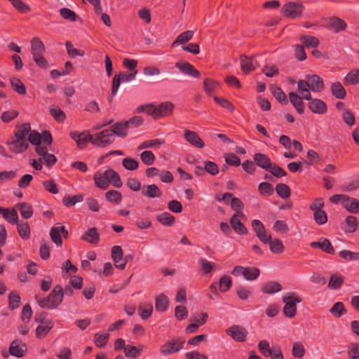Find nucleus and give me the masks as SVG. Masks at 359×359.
<instances>
[{"label": "nucleus", "mask_w": 359, "mask_h": 359, "mask_svg": "<svg viewBox=\"0 0 359 359\" xmlns=\"http://www.w3.org/2000/svg\"><path fill=\"white\" fill-rule=\"evenodd\" d=\"M93 180L95 186L102 190L107 189L110 184L116 188H121L123 185L119 174L111 168H107L104 172H96Z\"/></svg>", "instance_id": "nucleus-1"}, {"label": "nucleus", "mask_w": 359, "mask_h": 359, "mask_svg": "<svg viewBox=\"0 0 359 359\" xmlns=\"http://www.w3.org/2000/svg\"><path fill=\"white\" fill-rule=\"evenodd\" d=\"M174 104L170 102H163L158 105L146 104L141 105L137 108L138 113L144 112L151 116L154 119L170 116L173 111Z\"/></svg>", "instance_id": "nucleus-2"}, {"label": "nucleus", "mask_w": 359, "mask_h": 359, "mask_svg": "<svg viewBox=\"0 0 359 359\" xmlns=\"http://www.w3.org/2000/svg\"><path fill=\"white\" fill-rule=\"evenodd\" d=\"M63 290L60 286H56L46 298H38L36 301L41 308L49 310L56 309L62 302Z\"/></svg>", "instance_id": "nucleus-3"}, {"label": "nucleus", "mask_w": 359, "mask_h": 359, "mask_svg": "<svg viewBox=\"0 0 359 359\" xmlns=\"http://www.w3.org/2000/svg\"><path fill=\"white\" fill-rule=\"evenodd\" d=\"M283 302L285 304L283 314L290 318L294 317L297 314V304L300 303L302 299L294 292H288L283 295Z\"/></svg>", "instance_id": "nucleus-4"}, {"label": "nucleus", "mask_w": 359, "mask_h": 359, "mask_svg": "<svg viewBox=\"0 0 359 359\" xmlns=\"http://www.w3.org/2000/svg\"><path fill=\"white\" fill-rule=\"evenodd\" d=\"M304 9V6L302 1H289L283 6L280 13L283 16L287 18H300Z\"/></svg>", "instance_id": "nucleus-5"}, {"label": "nucleus", "mask_w": 359, "mask_h": 359, "mask_svg": "<svg viewBox=\"0 0 359 359\" xmlns=\"http://www.w3.org/2000/svg\"><path fill=\"white\" fill-rule=\"evenodd\" d=\"M114 141V133L109 128L93 135L92 144L100 147H105Z\"/></svg>", "instance_id": "nucleus-6"}, {"label": "nucleus", "mask_w": 359, "mask_h": 359, "mask_svg": "<svg viewBox=\"0 0 359 359\" xmlns=\"http://www.w3.org/2000/svg\"><path fill=\"white\" fill-rule=\"evenodd\" d=\"M185 341L181 338L172 339L163 344L160 348L162 355L167 356L180 351L184 345Z\"/></svg>", "instance_id": "nucleus-7"}, {"label": "nucleus", "mask_w": 359, "mask_h": 359, "mask_svg": "<svg viewBox=\"0 0 359 359\" xmlns=\"http://www.w3.org/2000/svg\"><path fill=\"white\" fill-rule=\"evenodd\" d=\"M248 331L245 328L239 325H233L226 330V334L233 340L243 342L246 340Z\"/></svg>", "instance_id": "nucleus-8"}, {"label": "nucleus", "mask_w": 359, "mask_h": 359, "mask_svg": "<svg viewBox=\"0 0 359 359\" xmlns=\"http://www.w3.org/2000/svg\"><path fill=\"white\" fill-rule=\"evenodd\" d=\"M71 138L76 142L79 148H84L89 142L92 143L93 135L88 131L82 133L72 132L70 133Z\"/></svg>", "instance_id": "nucleus-9"}, {"label": "nucleus", "mask_w": 359, "mask_h": 359, "mask_svg": "<svg viewBox=\"0 0 359 359\" xmlns=\"http://www.w3.org/2000/svg\"><path fill=\"white\" fill-rule=\"evenodd\" d=\"M305 79L308 81L310 90L314 93H320L325 88L324 81L317 74H306Z\"/></svg>", "instance_id": "nucleus-10"}, {"label": "nucleus", "mask_w": 359, "mask_h": 359, "mask_svg": "<svg viewBox=\"0 0 359 359\" xmlns=\"http://www.w3.org/2000/svg\"><path fill=\"white\" fill-rule=\"evenodd\" d=\"M175 67L184 74L194 78H198L200 76V72L192 65L187 61L177 62L175 63Z\"/></svg>", "instance_id": "nucleus-11"}, {"label": "nucleus", "mask_w": 359, "mask_h": 359, "mask_svg": "<svg viewBox=\"0 0 359 359\" xmlns=\"http://www.w3.org/2000/svg\"><path fill=\"white\" fill-rule=\"evenodd\" d=\"M111 258L116 268L123 269L126 265V261L123 258V250L121 246L115 245L111 249Z\"/></svg>", "instance_id": "nucleus-12"}, {"label": "nucleus", "mask_w": 359, "mask_h": 359, "mask_svg": "<svg viewBox=\"0 0 359 359\" xmlns=\"http://www.w3.org/2000/svg\"><path fill=\"white\" fill-rule=\"evenodd\" d=\"M310 246L313 248L320 249L325 253L333 255L334 249L330 241L325 238H320L317 241H313L310 243Z\"/></svg>", "instance_id": "nucleus-13"}, {"label": "nucleus", "mask_w": 359, "mask_h": 359, "mask_svg": "<svg viewBox=\"0 0 359 359\" xmlns=\"http://www.w3.org/2000/svg\"><path fill=\"white\" fill-rule=\"evenodd\" d=\"M61 233L63 234L64 237H67L68 231L64 226H58L52 227L50 236L52 241L57 245L61 246L62 245V240L61 238Z\"/></svg>", "instance_id": "nucleus-14"}, {"label": "nucleus", "mask_w": 359, "mask_h": 359, "mask_svg": "<svg viewBox=\"0 0 359 359\" xmlns=\"http://www.w3.org/2000/svg\"><path fill=\"white\" fill-rule=\"evenodd\" d=\"M309 109L314 114H324L327 111V107L326 103L320 99H312L309 100Z\"/></svg>", "instance_id": "nucleus-15"}, {"label": "nucleus", "mask_w": 359, "mask_h": 359, "mask_svg": "<svg viewBox=\"0 0 359 359\" xmlns=\"http://www.w3.org/2000/svg\"><path fill=\"white\" fill-rule=\"evenodd\" d=\"M326 27L330 31L338 33L344 30L347 25L343 20L337 17H332L327 20Z\"/></svg>", "instance_id": "nucleus-16"}, {"label": "nucleus", "mask_w": 359, "mask_h": 359, "mask_svg": "<svg viewBox=\"0 0 359 359\" xmlns=\"http://www.w3.org/2000/svg\"><path fill=\"white\" fill-rule=\"evenodd\" d=\"M241 67L244 74H247L258 67V63L252 57L242 55L241 57Z\"/></svg>", "instance_id": "nucleus-17"}, {"label": "nucleus", "mask_w": 359, "mask_h": 359, "mask_svg": "<svg viewBox=\"0 0 359 359\" xmlns=\"http://www.w3.org/2000/svg\"><path fill=\"white\" fill-rule=\"evenodd\" d=\"M8 145L11 150L15 153L19 154L25 151L28 148L29 143L27 140L15 137L13 140L8 142Z\"/></svg>", "instance_id": "nucleus-18"}, {"label": "nucleus", "mask_w": 359, "mask_h": 359, "mask_svg": "<svg viewBox=\"0 0 359 359\" xmlns=\"http://www.w3.org/2000/svg\"><path fill=\"white\" fill-rule=\"evenodd\" d=\"M184 137L190 144L197 148L202 149L205 147L204 142L192 130H187L184 134Z\"/></svg>", "instance_id": "nucleus-19"}, {"label": "nucleus", "mask_w": 359, "mask_h": 359, "mask_svg": "<svg viewBox=\"0 0 359 359\" xmlns=\"http://www.w3.org/2000/svg\"><path fill=\"white\" fill-rule=\"evenodd\" d=\"M53 327V323L50 319L41 321L36 329V337L39 339L44 338Z\"/></svg>", "instance_id": "nucleus-20"}, {"label": "nucleus", "mask_w": 359, "mask_h": 359, "mask_svg": "<svg viewBox=\"0 0 359 359\" xmlns=\"http://www.w3.org/2000/svg\"><path fill=\"white\" fill-rule=\"evenodd\" d=\"M27 351L25 344L18 340H14L9 348L10 353L15 357L20 358Z\"/></svg>", "instance_id": "nucleus-21"}, {"label": "nucleus", "mask_w": 359, "mask_h": 359, "mask_svg": "<svg viewBox=\"0 0 359 359\" xmlns=\"http://www.w3.org/2000/svg\"><path fill=\"white\" fill-rule=\"evenodd\" d=\"M290 101L299 114H302L304 111L305 105L302 100V96H299L295 92H290L289 93Z\"/></svg>", "instance_id": "nucleus-22"}, {"label": "nucleus", "mask_w": 359, "mask_h": 359, "mask_svg": "<svg viewBox=\"0 0 359 359\" xmlns=\"http://www.w3.org/2000/svg\"><path fill=\"white\" fill-rule=\"evenodd\" d=\"M297 90L300 95L304 100H311V94L310 86L308 81L305 79H300L297 82Z\"/></svg>", "instance_id": "nucleus-23"}, {"label": "nucleus", "mask_w": 359, "mask_h": 359, "mask_svg": "<svg viewBox=\"0 0 359 359\" xmlns=\"http://www.w3.org/2000/svg\"><path fill=\"white\" fill-rule=\"evenodd\" d=\"M342 207L348 212L356 214L359 212V201L357 198L346 196Z\"/></svg>", "instance_id": "nucleus-24"}, {"label": "nucleus", "mask_w": 359, "mask_h": 359, "mask_svg": "<svg viewBox=\"0 0 359 359\" xmlns=\"http://www.w3.org/2000/svg\"><path fill=\"white\" fill-rule=\"evenodd\" d=\"M253 159L256 164L263 169L269 170L271 166V161L270 158L264 154H255L253 156Z\"/></svg>", "instance_id": "nucleus-25"}, {"label": "nucleus", "mask_w": 359, "mask_h": 359, "mask_svg": "<svg viewBox=\"0 0 359 359\" xmlns=\"http://www.w3.org/2000/svg\"><path fill=\"white\" fill-rule=\"evenodd\" d=\"M128 126L126 122H118L111 126L110 130L114 133V139L117 135L120 137H124L128 134Z\"/></svg>", "instance_id": "nucleus-26"}, {"label": "nucleus", "mask_w": 359, "mask_h": 359, "mask_svg": "<svg viewBox=\"0 0 359 359\" xmlns=\"http://www.w3.org/2000/svg\"><path fill=\"white\" fill-rule=\"evenodd\" d=\"M0 214L7 222L11 224H15L18 222V215L17 211L14 209L10 210L0 207Z\"/></svg>", "instance_id": "nucleus-27"}, {"label": "nucleus", "mask_w": 359, "mask_h": 359, "mask_svg": "<svg viewBox=\"0 0 359 359\" xmlns=\"http://www.w3.org/2000/svg\"><path fill=\"white\" fill-rule=\"evenodd\" d=\"M169 306V299L164 294H160L156 297L155 308L159 312L165 311Z\"/></svg>", "instance_id": "nucleus-28"}, {"label": "nucleus", "mask_w": 359, "mask_h": 359, "mask_svg": "<svg viewBox=\"0 0 359 359\" xmlns=\"http://www.w3.org/2000/svg\"><path fill=\"white\" fill-rule=\"evenodd\" d=\"M156 220L162 225L170 226L175 223V217L168 212L156 215Z\"/></svg>", "instance_id": "nucleus-29"}, {"label": "nucleus", "mask_w": 359, "mask_h": 359, "mask_svg": "<svg viewBox=\"0 0 359 359\" xmlns=\"http://www.w3.org/2000/svg\"><path fill=\"white\" fill-rule=\"evenodd\" d=\"M31 52L32 56L36 55H43L45 53V46L40 39L35 37L31 41Z\"/></svg>", "instance_id": "nucleus-30"}, {"label": "nucleus", "mask_w": 359, "mask_h": 359, "mask_svg": "<svg viewBox=\"0 0 359 359\" xmlns=\"http://www.w3.org/2000/svg\"><path fill=\"white\" fill-rule=\"evenodd\" d=\"M282 289L281 285L278 282L269 281L263 285L262 291L265 294H271L281 291Z\"/></svg>", "instance_id": "nucleus-31"}, {"label": "nucleus", "mask_w": 359, "mask_h": 359, "mask_svg": "<svg viewBox=\"0 0 359 359\" xmlns=\"http://www.w3.org/2000/svg\"><path fill=\"white\" fill-rule=\"evenodd\" d=\"M16 207L20 210V215L24 219H29L33 215V208L31 205L27 203L22 202L16 205Z\"/></svg>", "instance_id": "nucleus-32"}, {"label": "nucleus", "mask_w": 359, "mask_h": 359, "mask_svg": "<svg viewBox=\"0 0 359 359\" xmlns=\"http://www.w3.org/2000/svg\"><path fill=\"white\" fill-rule=\"evenodd\" d=\"M30 128L31 127L29 123H23L17 126L15 131V137L27 140V136H29Z\"/></svg>", "instance_id": "nucleus-33"}, {"label": "nucleus", "mask_w": 359, "mask_h": 359, "mask_svg": "<svg viewBox=\"0 0 359 359\" xmlns=\"http://www.w3.org/2000/svg\"><path fill=\"white\" fill-rule=\"evenodd\" d=\"M143 350V346L140 345L139 346H126L125 348L124 353L126 358H136L140 355Z\"/></svg>", "instance_id": "nucleus-34"}, {"label": "nucleus", "mask_w": 359, "mask_h": 359, "mask_svg": "<svg viewBox=\"0 0 359 359\" xmlns=\"http://www.w3.org/2000/svg\"><path fill=\"white\" fill-rule=\"evenodd\" d=\"M17 225L18 232L20 238L23 240H27L30 238L31 231L27 222L20 223L18 221L15 223Z\"/></svg>", "instance_id": "nucleus-35"}, {"label": "nucleus", "mask_w": 359, "mask_h": 359, "mask_svg": "<svg viewBox=\"0 0 359 359\" xmlns=\"http://www.w3.org/2000/svg\"><path fill=\"white\" fill-rule=\"evenodd\" d=\"M165 141L162 139H153L145 140L142 142L138 147V150H142L148 148H158L161 145L164 144Z\"/></svg>", "instance_id": "nucleus-36"}, {"label": "nucleus", "mask_w": 359, "mask_h": 359, "mask_svg": "<svg viewBox=\"0 0 359 359\" xmlns=\"http://www.w3.org/2000/svg\"><path fill=\"white\" fill-rule=\"evenodd\" d=\"M230 224L233 229L240 235H245L248 230L240 219H237L235 217H231Z\"/></svg>", "instance_id": "nucleus-37"}, {"label": "nucleus", "mask_w": 359, "mask_h": 359, "mask_svg": "<svg viewBox=\"0 0 359 359\" xmlns=\"http://www.w3.org/2000/svg\"><path fill=\"white\" fill-rule=\"evenodd\" d=\"M194 32L191 30H187L181 33L176 39L172 42V46H175L177 44H184L189 41L194 36Z\"/></svg>", "instance_id": "nucleus-38"}, {"label": "nucleus", "mask_w": 359, "mask_h": 359, "mask_svg": "<svg viewBox=\"0 0 359 359\" xmlns=\"http://www.w3.org/2000/svg\"><path fill=\"white\" fill-rule=\"evenodd\" d=\"M203 85L205 93L210 96H212L213 93L219 87V83L211 79H205Z\"/></svg>", "instance_id": "nucleus-39"}, {"label": "nucleus", "mask_w": 359, "mask_h": 359, "mask_svg": "<svg viewBox=\"0 0 359 359\" xmlns=\"http://www.w3.org/2000/svg\"><path fill=\"white\" fill-rule=\"evenodd\" d=\"M122 194L116 190H109L105 193L106 200L114 204H119L122 201Z\"/></svg>", "instance_id": "nucleus-40"}, {"label": "nucleus", "mask_w": 359, "mask_h": 359, "mask_svg": "<svg viewBox=\"0 0 359 359\" xmlns=\"http://www.w3.org/2000/svg\"><path fill=\"white\" fill-rule=\"evenodd\" d=\"M300 41L308 48H317L320 44L318 39L313 36H302Z\"/></svg>", "instance_id": "nucleus-41"}, {"label": "nucleus", "mask_w": 359, "mask_h": 359, "mask_svg": "<svg viewBox=\"0 0 359 359\" xmlns=\"http://www.w3.org/2000/svg\"><path fill=\"white\" fill-rule=\"evenodd\" d=\"M142 194L149 198H154L160 197L162 192L156 184H153L147 185L145 191H142Z\"/></svg>", "instance_id": "nucleus-42"}, {"label": "nucleus", "mask_w": 359, "mask_h": 359, "mask_svg": "<svg viewBox=\"0 0 359 359\" xmlns=\"http://www.w3.org/2000/svg\"><path fill=\"white\" fill-rule=\"evenodd\" d=\"M331 91L332 95L338 99H343L345 97L346 95L344 86L339 82H335L332 83Z\"/></svg>", "instance_id": "nucleus-43"}, {"label": "nucleus", "mask_w": 359, "mask_h": 359, "mask_svg": "<svg viewBox=\"0 0 359 359\" xmlns=\"http://www.w3.org/2000/svg\"><path fill=\"white\" fill-rule=\"evenodd\" d=\"M219 285V290L222 292H226L229 290L232 286V278L228 275H224L221 277L217 283Z\"/></svg>", "instance_id": "nucleus-44"}, {"label": "nucleus", "mask_w": 359, "mask_h": 359, "mask_svg": "<svg viewBox=\"0 0 359 359\" xmlns=\"http://www.w3.org/2000/svg\"><path fill=\"white\" fill-rule=\"evenodd\" d=\"M346 228L345 231L348 233H353L356 231L358 226V219L352 215H349L346 218Z\"/></svg>", "instance_id": "nucleus-45"}, {"label": "nucleus", "mask_w": 359, "mask_h": 359, "mask_svg": "<svg viewBox=\"0 0 359 359\" xmlns=\"http://www.w3.org/2000/svg\"><path fill=\"white\" fill-rule=\"evenodd\" d=\"M305 348L302 342L297 341L292 344V355L297 358L302 359L305 355Z\"/></svg>", "instance_id": "nucleus-46"}, {"label": "nucleus", "mask_w": 359, "mask_h": 359, "mask_svg": "<svg viewBox=\"0 0 359 359\" xmlns=\"http://www.w3.org/2000/svg\"><path fill=\"white\" fill-rule=\"evenodd\" d=\"M260 271L257 267H245L243 278L249 281L255 280L259 276Z\"/></svg>", "instance_id": "nucleus-47"}, {"label": "nucleus", "mask_w": 359, "mask_h": 359, "mask_svg": "<svg viewBox=\"0 0 359 359\" xmlns=\"http://www.w3.org/2000/svg\"><path fill=\"white\" fill-rule=\"evenodd\" d=\"M81 238L90 243H96L99 241V234L95 228H91L81 236Z\"/></svg>", "instance_id": "nucleus-48"}, {"label": "nucleus", "mask_w": 359, "mask_h": 359, "mask_svg": "<svg viewBox=\"0 0 359 359\" xmlns=\"http://www.w3.org/2000/svg\"><path fill=\"white\" fill-rule=\"evenodd\" d=\"M21 298L20 295L15 292H11L8 294V309L14 310L18 309L20 305Z\"/></svg>", "instance_id": "nucleus-49"}, {"label": "nucleus", "mask_w": 359, "mask_h": 359, "mask_svg": "<svg viewBox=\"0 0 359 359\" xmlns=\"http://www.w3.org/2000/svg\"><path fill=\"white\" fill-rule=\"evenodd\" d=\"M153 312V306L150 304H143L139 306L138 313L142 319L147 320L149 318Z\"/></svg>", "instance_id": "nucleus-50"}, {"label": "nucleus", "mask_w": 359, "mask_h": 359, "mask_svg": "<svg viewBox=\"0 0 359 359\" xmlns=\"http://www.w3.org/2000/svg\"><path fill=\"white\" fill-rule=\"evenodd\" d=\"M344 283V279L341 276L338 274H332L330 276V281L328 283V287L332 290H337Z\"/></svg>", "instance_id": "nucleus-51"}, {"label": "nucleus", "mask_w": 359, "mask_h": 359, "mask_svg": "<svg viewBox=\"0 0 359 359\" xmlns=\"http://www.w3.org/2000/svg\"><path fill=\"white\" fill-rule=\"evenodd\" d=\"M346 84L356 85L359 84V70L353 69L346 74L344 78Z\"/></svg>", "instance_id": "nucleus-52"}, {"label": "nucleus", "mask_w": 359, "mask_h": 359, "mask_svg": "<svg viewBox=\"0 0 359 359\" xmlns=\"http://www.w3.org/2000/svg\"><path fill=\"white\" fill-rule=\"evenodd\" d=\"M271 92L276 99L281 104H286L287 103V98L286 95L279 87H272Z\"/></svg>", "instance_id": "nucleus-53"}, {"label": "nucleus", "mask_w": 359, "mask_h": 359, "mask_svg": "<svg viewBox=\"0 0 359 359\" xmlns=\"http://www.w3.org/2000/svg\"><path fill=\"white\" fill-rule=\"evenodd\" d=\"M330 312L335 317H340L346 313V310L342 302H338L335 303L330 309Z\"/></svg>", "instance_id": "nucleus-54"}, {"label": "nucleus", "mask_w": 359, "mask_h": 359, "mask_svg": "<svg viewBox=\"0 0 359 359\" xmlns=\"http://www.w3.org/2000/svg\"><path fill=\"white\" fill-rule=\"evenodd\" d=\"M10 81L12 88L18 93H19L20 95H24L26 93V88L19 79L11 78Z\"/></svg>", "instance_id": "nucleus-55"}, {"label": "nucleus", "mask_w": 359, "mask_h": 359, "mask_svg": "<svg viewBox=\"0 0 359 359\" xmlns=\"http://www.w3.org/2000/svg\"><path fill=\"white\" fill-rule=\"evenodd\" d=\"M269 243L270 250L273 253L280 254L283 252L285 248H284V245L280 240L277 239V238H276L273 241L271 240Z\"/></svg>", "instance_id": "nucleus-56"}, {"label": "nucleus", "mask_w": 359, "mask_h": 359, "mask_svg": "<svg viewBox=\"0 0 359 359\" xmlns=\"http://www.w3.org/2000/svg\"><path fill=\"white\" fill-rule=\"evenodd\" d=\"M339 255L347 261H357L359 260V252H352L347 250H341Z\"/></svg>", "instance_id": "nucleus-57"}, {"label": "nucleus", "mask_w": 359, "mask_h": 359, "mask_svg": "<svg viewBox=\"0 0 359 359\" xmlns=\"http://www.w3.org/2000/svg\"><path fill=\"white\" fill-rule=\"evenodd\" d=\"M341 116L348 126H353L355 123V116L349 109H344V111L341 112Z\"/></svg>", "instance_id": "nucleus-58"}, {"label": "nucleus", "mask_w": 359, "mask_h": 359, "mask_svg": "<svg viewBox=\"0 0 359 359\" xmlns=\"http://www.w3.org/2000/svg\"><path fill=\"white\" fill-rule=\"evenodd\" d=\"M277 194L282 198H287L290 195L289 187L285 184H278L276 187Z\"/></svg>", "instance_id": "nucleus-59"}, {"label": "nucleus", "mask_w": 359, "mask_h": 359, "mask_svg": "<svg viewBox=\"0 0 359 359\" xmlns=\"http://www.w3.org/2000/svg\"><path fill=\"white\" fill-rule=\"evenodd\" d=\"M347 353L350 359H359V344L351 343L347 348Z\"/></svg>", "instance_id": "nucleus-60"}, {"label": "nucleus", "mask_w": 359, "mask_h": 359, "mask_svg": "<svg viewBox=\"0 0 359 359\" xmlns=\"http://www.w3.org/2000/svg\"><path fill=\"white\" fill-rule=\"evenodd\" d=\"M61 269L62 276H65L68 273H74L78 270L77 267L73 265L69 259L66 260L62 264Z\"/></svg>", "instance_id": "nucleus-61"}, {"label": "nucleus", "mask_w": 359, "mask_h": 359, "mask_svg": "<svg viewBox=\"0 0 359 359\" xmlns=\"http://www.w3.org/2000/svg\"><path fill=\"white\" fill-rule=\"evenodd\" d=\"M82 201L83 196L81 195H75L72 196H65L63 198L62 202L65 206L71 207L77 203L81 202Z\"/></svg>", "instance_id": "nucleus-62"}, {"label": "nucleus", "mask_w": 359, "mask_h": 359, "mask_svg": "<svg viewBox=\"0 0 359 359\" xmlns=\"http://www.w3.org/2000/svg\"><path fill=\"white\" fill-rule=\"evenodd\" d=\"M142 161L147 165H151L155 161V156L151 151H144L140 154Z\"/></svg>", "instance_id": "nucleus-63"}, {"label": "nucleus", "mask_w": 359, "mask_h": 359, "mask_svg": "<svg viewBox=\"0 0 359 359\" xmlns=\"http://www.w3.org/2000/svg\"><path fill=\"white\" fill-rule=\"evenodd\" d=\"M122 165L128 170H135L138 168L139 163L134 158H125L122 161Z\"/></svg>", "instance_id": "nucleus-64"}]
</instances>
